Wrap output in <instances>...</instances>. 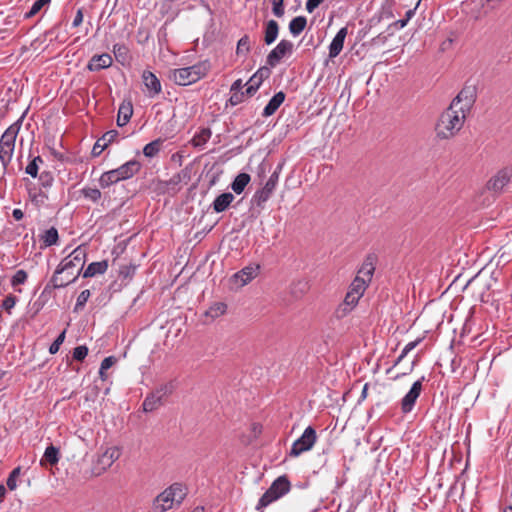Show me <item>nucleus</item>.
<instances>
[{
	"mask_svg": "<svg viewBox=\"0 0 512 512\" xmlns=\"http://www.w3.org/2000/svg\"><path fill=\"white\" fill-rule=\"evenodd\" d=\"M474 102L472 90H461L449 107L441 113L435 127L437 137L439 139L454 137L462 129Z\"/></svg>",
	"mask_w": 512,
	"mask_h": 512,
	"instance_id": "obj_1",
	"label": "nucleus"
},
{
	"mask_svg": "<svg viewBox=\"0 0 512 512\" xmlns=\"http://www.w3.org/2000/svg\"><path fill=\"white\" fill-rule=\"evenodd\" d=\"M209 69L210 63L203 61L189 67L171 70L169 78L177 85L187 86L202 79Z\"/></svg>",
	"mask_w": 512,
	"mask_h": 512,
	"instance_id": "obj_2",
	"label": "nucleus"
},
{
	"mask_svg": "<svg viewBox=\"0 0 512 512\" xmlns=\"http://www.w3.org/2000/svg\"><path fill=\"white\" fill-rule=\"evenodd\" d=\"M186 496L185 488L180 483H174L154 500V509L157 512H166L174 505H180Z\"/></svg>",
	"mask_w": 512,
	"mask_h": 512,
	"instance_id": "obj_3",
	"label": "nucleus"
},
{
	"mask_svg": "<svg viewBox=\"0 0 512 512\" xmlns=\"http://www.w3.org/2000/svg\"><path fill=\"white\" fill-rule=\"evenodd\" d=\"M290 482L286 476H280L273 481L271 486L259 499L257 510L267 507L290 491Z\"/></svg>",
	"mask_w": 512,
	"mask_h": 512,
	"instance_id": "obj_4",
	"label": "nucleus"
},
{
	"mask_svg": "<svg viewBox=\"0 0 512 512\" xmlns=\"http://www.w3.org/2000/svg\"><path fill=\"white\" fill-rule=\"evenodd\" d=\"M174 386L172 383H167L157 388L154 392L146 396L143 401V410L145 412H152L163 405L164 400L173 392Z\"/></svg>",
	"mask_w": 512,
	"mask_h": 512,
	"instance_id": "obj_5",
	"label": "nucleus"
},
{
	"mask_svg": "<svg viewBox=\"0 0 512 512\" xmlns=\"http://www.w3.org/2000/svg\"><path fill=\"white\" fill-rule=\"evenodd\" d=\"M86 257V250L81 246L75 248L67 257H65L58 267L56 268V274L66 273L67 277L74 276L72 269L77 266H83Z\"/></svg>",
	"mask_w": 512,
	"mask_h": 512,
	"instance_id": "obj_6",
	"label": "nucleus"
},
{
	"mask_svg": "<svg viewBox=\"0 0 512 512\" xmlns=\"http://www.w3.org/2000/svg\"><path fill=\"white\" fill-rule=\"evenodd\" d=\"M316 439H317V436H316L315 429L312 426H308L304 430L301 437H299L296 441H294V443L291 447L290 455L297 457L300 454H302L303 452L310 450L313 447V445L315 444Z\"/></svg>",
	"mask_w": 512,
	"mask_h": 512,
	"instance_id": "obj_7",
	"label": "nucleus"
},
{
	"mask_svg": "<svg viewBox=\"0 0 512 512\" xmlns=\"http://www.w3.org/2000/svg\"><path fill=\"white\" fill-rule=\"evenodd\" d=\"M293 47L294 45L291 41L282 39L267 55V65L272 68L276 67L285 56L292 54Z\"/></svg>",
	"mask_w": 512,
	"mask_h": 512,
	"instance_id": "obj_8",
	"label": "nucleus"
},
{
	"mask_svg": "<svg viewBox=\"0 0 512 512\" xmlns=\"http://www.w3.org/2000/svg\"><path fill=\"white\" fill-rule=\"evenodd\" d=\"M425 380V377L422 376L419 380L415 381L410 390L404 395V397L401 400V411L404 414L410 413L415 404L417 399L419 398L422 389H423V381Z\"/></svg>",
	"mask_w": 512,
	"mask_h": 512,
	"instance_id": "obj_9",
	"label": "nucleus"
},
{
	"mask_svg": "<svg viewBox=\"0 0 512 512\" xmlns=\"http://www.w3.org/2000/svg\"><path fill=\"white\" fill-rule=\"evenodd\" d=\"M512 180V170L504 169L497 173L487 183V188L495 192L503 190L508 187Z\"/></svg>",
	"mask_w": 512,
	"mask_h": 512,
	"instance_id": "obj_10",
	"label": "nucleus"
},
{
	"mask_svg": "<svg viewBox=\"0 0 512 512\" xmlns=\"http://www.w3.org/2000/svg\"><path fill=\"white\" fill-rule=\"evenodd\" d=\"M143 83L148 91L149 97H155L161 92V83L157 76L151 71H144L142 74Z\"/></svg>",
	"mask_w": 512,
	"mask_h": 512,
	"instance_id": "obj_11",
	"label": "nucleus"
},
{
	"mask_svg": "<svg viewBox=\"0 0 512 512\" xmlns=\"http://www.w3.org/2000/svg\"><path fill=\"white\" fill-rule=\"evenodd\" d=\"M348 34L347 27H342L332 39L329 45V57L331 59L337 57L343 49L345 38Z\"/></svg>",
	"mask_w": 512,
	"mask_h": 512,
	"instance_id": "obj_12",
	"label": "nucleus"
},
{
	"mask_svg": "<svg viewBox=\"0 0 512 512\" xmlns=\"http://www.w3.org/2000/svg\"><path fill=\"white\" fill-rule=\"evenodd\" d=\"M21 128V119L11 124L2 134L0 143L7 146H12L15 149L16 138Z\"/></svg>",
	"mask_w": 512,
	"mask_h": 512,
	"instance_id": "obj_13",
	"label": "nucleus"
},
{
	"mask_svg": "<svg viewBox=\"0 0 512 512\" xmlns=\"http://www.w3.org/2000/svg\"><path fill=\"white\" fill-rule=\"evenodd\" d=\"M112 57L107 54V53H103L101 55H94L88 65H87V69L89 71H99L101 69H105V68H108L112 65Z\"/></svg>",
	"mask_w": 512,
	"mask_h": 512,
	"instance_id": "obj_14",
	"label": "nucleus"
},
{
	"mask_svg": "<svg viewBox=\"0 0 512 512\" xmlns=\"http://www.w3.org/2000/svg\"><path fill=\"white\" fill-rule=\"evenodd\" d=\"M141 168V164L137 160H130L116 168L119 178L122 180L133 177Z\"/></svg>",
	"mask_w": 512,
	"mask_h": 512,
	"instance_id": "obj_15",
	"label": "nucleus"
},
{
	"mask_svg": "<svg viewBox=\"0 0 512 512\" xmlns=\"http://www.w3.org/2000/svg\"><path fill=\"white\" fill-rule=\"evenodd\" d=\"M285 93L282 91L277 92L268 102V104L264 107L262 115L264 117H269L273 115L277 109L280 107V105L285 100Z\"/></svg>",
	"mask_w": 512,
	"mask_h": 512,
	"instance_id": "obj_16",
	"label": "nucleus"
},
{
	"mask_svg": "<svg viewBox=\"0 0 512 512\" xmlns=\"http://www.w3.org/2000/svg\"><path fill=\"white\" fill-rule=\"evenodd\" d=\"M120 455L121 452L118 447H109L99 457V464H101L103 468L106 469L110 467L120 457Z\"/></svg>",
	"mask_w": 512,
	"mask_h": 512,
	"instance_id": "obj_17",
	"label": "nucleus"
},
{
	"mask_svg": "<svg viewBox=\"0 0 512 512\" xmlns=\"http://www.w3.org/2000/svg\"><path fill=\"white\" fill-rule=\"evenodd\" d=\"M259 266H247L234 275L237 281H240V285L244 286L252 279H254L258 273Z\"/></svg>",
	"mask_w": 512,
	"mask_h": 512,
	"instance_id": "obj_18",
	"label": "nucleus"
},
{
	"mask_svg": "<svg viewBox=\"0 0 512 512\" xmlns=\"http://www.w3.org/2000/svg\"><path fill=\"white\" fill-rule=\"evenodd\" d=\"M234 200V195L230 192L222 193L215 198L212 203L213 210L217 213H221L225 211L232 201Z\"/></svg>",
	"mask_w": 512,
	"mask_h": 512,
	"instance_id": "obj_19",
	"label": "nucleus"
},
{
	"mask_svg": "<svg viewBox=\"0 0 512 512\" xmlns=\"http://www.w3.org/2000/svg\"><path fill=\"white\" fill-rule=\"evenodd\" d=\"M108 269V262L106 260L99 262H92L88 265L83 273L84 278L94 277L96 275L104 274Z\"/></svg>",
	"mask_w": 512,
	"mask_h": 512,
	"instance_id": "obj_20",
	"label": "nucleus"
},
{
	"mask_svg": "<svg viewBox=\"0 0 512 512\" xmlns=\"http://www.w3.org/2000/svg\"><path fill=\"white\" fill-rule=\"evenodd\" d=\"M211 135L212 131L210 128H202L193 136L191 140L192 146L195 148H203L211 138Z\"/></svg>",
	"mask_w": 512,
	"mask_h": 512,
	"instance_id": "obj_21",
	"label": "nucleus"
},
{
	"mask_svg": "<svg viewBox=\"0 0 512 512\" xmlns=\"http://www.w3.org/2000/svg\"><path fill=\"white\" fill-rule=\"evenodd\" d=\"M279 25L275 20H269L265 26L264 41L267 45H271L278 37Z\"/></svg>",
	"mask_w": 512,
	"mask_h": 512,
	"instance_id": "obj_22",
	"label": "nucleus"
},
{
	"mask_svg": "<svg viewBox=\"0 0 512 512\" xmlns=\"http://www.w3.org/2000/svg\"><path fill=\"white\" fill-rule=\"evenodd\" d=\"M250 180L251 177L249 174L240 173L235 177L234 181L231 184V188L236 194H241L244 191L245 187L250 182Z\"/></svg>",
	"mask_w": 512,
	"mask_h": 512,
	"instance_id": "obj_23",
	"label": "nucleus"
},
{
	"mask_svg": "<svg viewBox=\"0 0 512 512\" xmlns=\"http://www.w3.org/2000/svg\"><path fill=\"white\" fill-rule=\"evenodd\" d=\"M59 461V449L53 445H50L46 448L44 455L40 461L41 465H45L46 463L50 465H55Z\"/></svg>",
	"mask_w": 512,
	"mask_h": 512,
	"instance_id": "obj_24",
	"label": "nucleus"
},
{
	"mask_svg": "<svg viewBox=\"0 0 512 512\" xmlns=\"http://www.w3.org/2000/svg\"><path fill=\"white\" fill-rule=\"evenodd\" d=\"M375 267H374V257L368 256L361 266V268L358 271L357 275L362 276V278H365L367 282H370L374 273Z\"/></svg>",
	"mask_w": 512,
	"mask_h": 512,
	"instance_id": "obj_25",
	"label": "nucleus"
},
{
	"mask_svg": "<svg viewBox=\"0 0 512 512\" xmlns=\"http://www.w3.org/2000/svg\"><path fill=\"white\" fill-rule=\"evenodd\" d=\"M14 150L12 146L3 145L0 143V162L3 166L4 173L7 171L9 164L12 161Z\"/></svg>",
	"mask_w": 512,
	"mask_h": 512,
	"instance_id": "obj_26",
	"label": "nucleus"
},
{
	"mask_svg": "<svg viewBox=\"0 0 512 512\" xmlns=\"http://www.w3.org/2000/svg\"><path fill=\"white\" fill-rule=\"evenodd\" d=\"M132 114L133 109L130 103H128L127 105H121L118 110L117 125L120 127L126 125L129 122Z\"/></svg>",
	"mask_w": 512,
	"mask_h": 512,
	"instance_id": "obj_27",
	"label": "nucleus"
},
{
	"mask_svg": "<svg viewBox=\"0 0 512 512\" xmlns=\"http://www.w3.org/2000/svg\"><path fill=\"white\" fill-rule=\"evenodd\" d=\"M307 25V19L304 16H297L289 23V31L293 36H298L302 33Z\"/></svg>",
	"mask_w": 512,
	"mask_h": 512,
	"instance_id": "obj_28",
	"label": "nucleus"
},
{
	"mask_svg": "<svg viewBox=\"0 0 512 512\" xmlns=\"http://www.w3.org/2000/svg\"><path fill=\"white\" fill-rule=\"evenodd\" d=\"M121 179L119 178L117 172L115 169L104 172L99 179V184L102 188L109 187L113 184H116L120 182Z\"/></svg>",
	"mask_w": 512,
	"mask_h": 512,
	"instance_id": "obj_29",
	"label": "nucleus"
},
{
	"mask_svg": "<svg viewBox=\"0 0 512 512\" xmlns=\"http://www.w3.org/2000/svg\"><path fill=\"white\" fill-rule=\"evenodd\" d=\"M162 143H163V140L160 138L151 141L150 143H148L144 146L143 154L147 158L155 157L160 152Z\"/></svg>",
	"mask_w": 512,
	"mask_h": 512,
	"instance_id": "obj_30",
	"label": "nucleus"
},
{
	"mask_svg": "<svg viewBox=\"0 0 512 512\" xmlns=\"http://www.w3.org/2000/svg\"><path fill=\"white\" fill-rule=\"evenodd\" d=\"M270 74V68L267 66H262L250 77L249 82L256 84V86L259 88L262 82L269 78Z\"/></svg>",
	"mask_w": 512,
	"mask_h": 512,
	"instance_id": "obj_31",
	"label": "nucleus"
},
{
	"mask_svg": "<svg viewBox=\"0 0 512 512\" xmlns=\"http://www.w3.org/2000/svg\"><path fill=\"white\" fill-rule=\"evenodd\" d=\"M80 271L81 270H78V272L73 277H71V278L66 277L65 280L60 279L58 277L59 274H56V272H55L54 275L52 276L51 280H50V284L55 289L66 287L70 283H73V282H75L77 280L78 276L80 275Z\"/></svg>",
	"mask_w": 512,
	"mask_h": 512,
	"instance_id": "obj_32",
	"label": "nucleus"
},
{
	"mask_svg": "<svg viewBox=\"0 0 512 512\" xmlns=\"http://www.w3.org/2000/svg\"><path fill=\"white\" fill-rule=\"evenodd\" d=\"M368 282L362 276L357 275L355 279L352 281L349 290L353 293H356L359 296H362L367 288Z\"/></svg>",
	"mask_w": 512,
	"mask_h": 512,
	"instance_id": "obj_33",
	"label": "nucleus"
},
{
	"mask_svg": "<svg viewBox=\"0 0 512 512\" xmlns=\"http://www.w3.org/2000/svg\"><path fill=\"white\" fill-rule=\"evenodd\" d=\"M41 239L45 246H52L57 244L59 240L58 231L55 227H51L44 232Z\"/></svg>",
	"mask_w": 512,
	"mask_h": 512,
	"instance_id": "obj_34",
	"label": "nucleus"
},
{
	"mask_svg": "<svg viewBox=\"0 0 512 512\" xmlns=\"http://www.w3.org/2000/svg\"><path fill=\"white\" fill-rule=\"evenodd\" d=\"M251 49L250 37L248 35L242 36L238 42L236 47V54L239 56H247Z\"/></svg>",
	"mask_w": 512,
	"mask_h": 512,
	"instance_id": "obj_35",
	"label": "nucleus"
},
{
	"mask_svg": "<svg viewBox=\"0 0 512 512\" xmlns=\"http://www.w3.org/2000/svg\"><path fill=\"white\" fill-rule=\"evenodd\" d=\"M44 161L40 156L34 157L25 168V172L33 178L38 176L39 165Z\"/></svg>",
	"mask_w": 512,
	"mask_h": 512,
	"instance_id": "obj_36",
	"label": "nucleus"
},
{
	"mask_svg": "<svg viewBox=\"0 0 512 512\" xmlns=\"http://www.w3.org/2000/svg\"><path fill=\"white\" fill-rule=\"evenodd\" d=\"M81 193L84 198L92 201L93 203H97L101 198V192L97 188L84 187L82 188Z\"/></svg>",
	"mask_w": 512,
	"mask_h": 512,
	"instance_id": "obj_37",
	"label": "nucleus"
},
{
	"mask_svg": "<svg viewBox=\"0 0 512 512\" xmlns=\"http://www.w3.org/2000/svg\"><path fill=\"white\" fill-rule=\"evenodd\" d=\"M281 169H282V167L279 165L274 170V172L270 175L269 179L267 180V182L264 185V187L266 188L267 191L269 190L273 193V191L275 190L278 180H279V175H280Z\"/></svg>",
	"mask_w": 512,
	"mask_h": 512,
	"instance_id": "obj_38",
	"label": "nucleus"
},
{
	"mask_svg": "<svg viewBox=\"0 0 512 512\" xmlns=\"http://www.w3.org/2000/svg\"><path fill=\"white\" fill-rule=\"evenodd\" d=\"M272 192L267 191L265 187L262 189L256 191V193L253 196V201L256 203L257 206H262L268 199L271 197Z\"/></svg>",
	"mask_w": 512,
	"mask_h": 512,
	"instance_id": "obj_39",
	"label": "nucleus"
},
{
	"mask_svg": "<svg viewBox=\"0 0 512 512\" xmlns=\"http://www.w3.org/2000/svg\"><path fill=\"white\" fill-rule=\"evenodd\" d=\"M227 306L222 302L214 303L209 310L207 311V315L212 318H217L223 315L226 312Z\"/></svg>",
	"mask_w": 512,
	"mask_h": 512,
	"instance_id": "obj_40",
	"label": "nucleus"
},
{
	"mask_svg": "<svg viewBox=\"0 0 512 512\" xmlns=\"http://www.w3.org/2000/svg\"><path fill=\"white\" fill-rule=\"evenodd\" d=\"M54 177L50 171H43L39 174V184L42 188L48 189L53 185Z\"/></svg>",
	"mask_w": 512,
	"mask_h": 512,
	"instance_id": "obj_41",
	"label": "nucleus"
},
{
	"mask_svg": "<svg viewBox=\"0 0 512 512\" xmlns=\"http://www.w3.org/2000/svg\"><path fill=\"white\" fill-rule=\"evenodd\" d=\"M50 2V0H37L34 2L32 7L28 12L25 13V18H32L35 16L45 5H47Z\"/></svg>",
	"mask_w": 512,
	"mask_h": 512,
	"instance_id": "obj_42",
	"label": "nucleus"
},
{
	"mask_svg": "<svg viewBox=\"0 0 512 512\" xmlns=\"http://www.w3.org/2000/svg\"><path fill=\"white\" fill-rule=\"evenodd\" d=\"M113 52H114V55H115V58L117 61H119L121 63L125 62V60L127 58V54H128V49L126 46L120 45V44H115L113 46Z\"/></svg>",
	"mask_w": 512,
	"mask_h": 512,
	"instance_id": "obj_43",
	"label": "nucleus"
},
{
	"mask_svg": "<svg viewBox=\"0 0 512 512\" xmlns=\"http://www.w3.org/2000/svg\"><path fill=\"white\" fill-rule=\"evenodd\" d=\"M20 473V467H16L9 474L6 484L10 490H15L17 488V478L19 477Z\"/></svg>",
	"mask_w": 512,
	"mask_h": 512,
	"instance_id": "obj_44",
	"label": "nucleus"
},
{
	"mask_svg": "<svg viewBox=\"0 0 512 512\" xmlns=\"http://www.w3.org/2000/svg\"><path fill=\"white\" fill-rule=\"evenodd\" d=\"M414 14H415V9H410L406 12L405 18L395 21L390 26L395 27L396 29H402L408 24V22L414 16Z\"/></svg>",
	"mask_w": 512,
	"mask_h": 512,
	"instance_id": "obj_45",
	"label": "nucleus"
},
{
	"mask_svg": "<svg viewBox=\"0 0 512 512\" xmlns=\"http://www.w3.org/2000/svg\"><path fill=\"white\" fill-rule=\"evenodd\" d=\"M90 295H91V293L88 289L83 290L77 297V301H76L74 310L78 311V310L82 309L85 306L86 302L88 301Z\"/></svg>",
	"mask_w": 512,
	"mask_h": 512,
	"instance_id": "obj_46",
	"label": "nucleus"
},
{
	"mask_svg": "<svg viewBox=\"0 0 512 512\" xmlns=\"http://www.w3.org/2000/svg\"><path fill=\"white\" fill-rule=\"evenodd\" d=\"M66 331H62L49 347L50 354H56L65 340Z\"/></svg>",
	"mask_w": 512,
	"mask_h": 512,
	"instance_id": "obj_47",
	"label": "nucleus"
},
{
	"mask_svg": "<svg viewBox=\"0 0 512 512\" xmlns=\"http://www.w3.org/2000/svg\"><path fill=\"white\" fill-rule=\"evenodd\" d=\"M27 273L26 271L24 270H18L16 271V273L13 275L12 279H11V285L13 287L17 286V285H20V284H24L27 280Z\"/></svg>",
	"mask_w": 512,
	"mask_h": 512,
	"instance_id": "obj_48",
	"label": "nucleus"
},
{
	"mask_svg": "<svg viewBox=\"0 0 512 512\" xmlns=\"http://www.w3.org/2000/svg\"><path fill=\"white\" fill-rule=\"evenodd\" d=\"M88 354V348L84 345L77 346L73 349V359L82 361Z\"/></svg>",
	"mask_w": 512,
	"mask_h": 512,
	"instance_id": "obj_49",
	"label": "nucleus"
},
{
	"mask_svg": "<svg viewBox=\"0 0 512 512\" xmlns=\"http://www.w3.org/2000/svg\"><path fill=\"white\" fill-rule=\"evenodd\" d=\"M231 96L229 98V102L232 106H236L242 103L245 99L244 91H230Z\"/></svg>",
	"mask_w": 512,
	"mask_h": 512,
	"instance_id": "obj_50",
	"label": "nucleus"
},
{
	"mask_svg": "<svg viewBox=\"0 0 512 512\" xmlns=\"http://www.w3.org/2000/svg\"><path fill=\"white\" fill-rule=\"evenodd\" d=\"M272 11L276 17L284 15V0H272Z\"/></svg>",
	"mask_w": 512,
	"mask_h": 512,
	"instance_id": "obj_51",
	"label": "nucleus"
},
{
	"mask_svg": "<svg viewBox=\"0 0 512 512\" xmlns=\"http://www.w3.org/2000/svg\"><path fill=\"white\" fill-rule=\"evenodd\" d=\"M360 298H361V296H359L356 293H353L349 290L345 296L344 303H345V305L352 308L358 303Z\"/></svg>",
	"mask_w": 512,
	"mask_h": 512,
	"instance_id": "obj_52",
	"label": "nucleus"
},
{
	"mask_svg": "<svg viewBox=\"0 0 512 512\" xmlns=\"http://www.w3.org/2000/svg\"><path fill=\"white\" fill-rule=\"evenodd\" d=\"M308 289V283L306 281H298L294 288L292 289V293L298 297L299 295L304 294Z\"/></svg>",
	"mask_w": 512,
	"mask_h": 512,
	"instance_id": "obj_53",
	"label": "nucleus"
},
{
	"mask_svg": "<svg viewBox=\"0 0 512 512\" xmlns=\"http://www.w3.org/2000/svg\"><path fill=\"white\" fill-rule=\"evenodd\" d=\"M16 301H17L16 296L10 294V295L6 296L5 299L3 300L2 307L10 314L11 309L16 304Z\"/></svg>",
	"mask_w": 512,
	"mask_h": 512,
	"instance_id": "obj_54",
	"label": "nucleus"
},
{
	"mask_svg": "<svg viewBox=\"0 0 512 512\" xmlns=\"http://www.w3.org/2000/svg\"><path fill=\"white\" fill-rule=\"evenodd\" d=\"M29 196L31 201L36 203H43L45 200L48 199L47 194H45L42 191L39 192H33L32 190H29Z\"/></svg>",
	"mask_w": 512,
	"mask_h": 512,
	"instance_id": "obj_55",
	"label": "nucleus"
},
{
	"mask_svg": "<svg viewBox=\"0 0 512 512\" xmlns=\"http://www.w3.org/2000/svg\"><path fill=\"white\" fill-rule=\"evenodd\" d=\"M118 137V131L117 130H109L106 133L103 134V136L100 138L106 145L108 146L110 143H112L116 138Z\"/></svg>",
	"mask_w": 512,
	"mask_h": 512,
	"instance_id": "obj_56",
	"label": "nucleus"
},
{
	"mask_svg": "<svg viewBox=\"0 0 512 512\" xmlns=\"http://www.w3.org/2000/svg\"><path fill=\"white\" fill-rule=\"evenodd\" d=\"M106 147H107L106 143H104L101 139H98L96 141V143L94 144L91 153L94 157H97L104 151V149Z\"/></svg>",
	"mask_w": 512,
	"mask_h": 512,
	"instance_id": "obj_57",
	"label": "nucleus"
},
{
	"mask_svg": "<svg viewBox=\"0 0 512 512\" xmlns=\"http://www.w3.org/2000/svg\"><path fill=\"white\" fill-rule=\"evenodd\" d=\"M116 361L117 360L114 356L106 357L102 360L100 368H102V370H108L116 363Z\"/></svg>",
	"mask_w": 512,
	"mask_h": 512,
	"instance_id": "obj_58",
	"label": "nucleus"
},
{
	"mask_svg": "<svg viewBox=\"0 0 512 512\" xmlns=\"http://www.w3.org/2000/svg\"><path fill=\"white\" fill-rule=\"evenodd\" d=\"M420 341H421L420 339H417L415 341H412V342H409L408 344H406L402 350V357H406V355L410 351H412L419 344Z\"/></svg>",
	"mask_w": 512,
	"mask_h": 512,
	"instance_id": "obj_59",
	"label": "nucleus"
},
{
	"mask_svg": "<svg viewBox=\"0 0 512 512\" xmlns=\"http://www.w3.org/2000/svg\"><path fill=\"white\" fill-rule=\"evenodd\" d=\"M324 0H307L306 10L312 13Z\"/></svg>",
	"mask_w": 512,
	"mask_h": 512,
	"instance_id": "obj_60",
	"label": "nucleus"
},
{
	"mask_svg": "<svg viewBox=\"0 0 512 512\" xmlns=\"http://www.w3.org/2000/svg\"><path fill=\"white\" fill-rule=\"evenodd\" d=\"M245 85L247 86V88L244 91V93H245V96H248V97L253 96L257 92V90L259 89L256 86V84H253L252 82H249V81Z\"/></svg>",
	"mask_w": 512,
	"mask_h": 512,
	"instance_id": "obj_61",
	"label": "nucleus"
},
{
	"mask_svg": "<svg viewBox=\"0 0 512 512\" xmlns=\"http://www.w3.org/2000/svg\"><path fill=\"white\" fill-rule=\"evenodd\" d=\"M83 21V13L81 9H78L72 22V27H78Z\"/></svg>",
	"mask_w": 512,
	"mask_h": 512,
	"instance_id": "obj_62",
	"label": "nucleus"
},
{
	"mask_svg": "<svg viewBox=\"0 0 512 512\" xmlns=\"http://www.w3.org/2000/svg\"><path fill=\"white\" fill-rule=\"evenodd\" d=\"M243 87H244V84L242 83V80L237 79L231 85L230 91H242Z\"/></svg>",
	"mask_w": 512,
	"mask_h": 512,
	"instance_id": "obj_63",
	"label": "nucleus"
},
{
	"mask_svg": "<svg viewBox=\"0 0 512 512\" xmlns=\"http://www.w3.org/2000/svg\"><path fill=\"white\" fill-rule=\"evenodd\" d=\"M12 216L15 220L17 221H20L23 219L24 217V213L21 209H18V208H15L13 211H12Z\"/></svg>",
	"mask_w": 512,
	"mask_h": 512,
	"instance_id": "obj_64",
	"label": "nucleus"
}]
</instances>
